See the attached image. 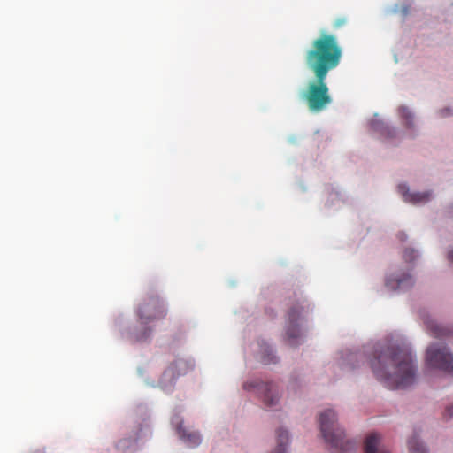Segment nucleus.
<instances>
[{
  "mask_svg": "<svg viewBox=\"0 0 453 453\" xmlns=\"http://www.w3.org/2000/svg\"><path fill=\"white\" fill-rule=\"evenodd\" d=\"M342 54L337 37L325 31L320 32L306 50L305 64L315 77L303 92V98L310 111L319 112L331 104L332 98L326 79L328 73L339 65Z\"/></svg>",
  "mask_w": 453,
  "mask_h": 453,
  "instance_id": "nucleus-1",
  "label": "nucleus"
},
{
  "mask_svg": "<svg viewBox=\"0 0 453 453\" xmlns=\"http://www.w3.org/2000/svg\"><path fill=\"white\" fill-rule=\"evenodd\" d=\"M370 363L376 379L389 389L405 388L416 380L417 365L406 347L379 345Z\"/></svg>",
  "mask_w": 453,
  "mask_h": 453,
  "instance_id": "nucleus-2",
  "label": "nucleus"
},
{
  "mask_svg": "<svg viewBox=\"0 0 453 453\" xmlns=\"http://www.w3.org/2000/svg\"><path fill=\"white\" fill-rule=\"evenodd\" d=\"M337 415L334 411L328 409L319 418L321 434L334 453H343L350 450L354 443L346 438L344 431L337 425Z\"/></svg>",
  "mask_w": 453,
  "mask_h": 453,
  "instance_id": "nucleus-3",
  "label": "nucleus"
},
{
  "mask_svg": "<svg viewBox=\"0 0 453 453\" xmlns=\"http://www.w3.org/2000/svg\"><path fill=\"white\" fill-rule=\"evenodd\" d=\"M166 314L165 304L157 295H150L145 297L137 309V315L143 324L163 319Z\"/></svg>",
  "mask_w": 453,
  "mask_h": 453,
  "instance_id": "nucleus-4",
  "label": "nucleus"
},
{
  "mask_svg": "<svg viewBox=\"0 0 453 453\" xmlns=\"http://www.w3.org/2000/svg\"><path fill=\"white\" fill-rule=\"evenodd\" d=\"M426 362L428 367L453 374V355L445 346L430 345L426 350Z\"/></svg>",
  "mask_w": 453,
  "mask_h": 453,
  "instance_id": "nucleus-5",
  "label": "nucleus"
},
{
  "mask_svg": "<svg viewBox=\"0 0 453 453\" xmlns=\"http://www.w3.org/2000/svg\"><path fill=\"white\" fill-rule=\"evenodd\" d=\"M245 390H256L263 398V402L268 407L274 406L279 399L278 389L274 383L262 382L258 380L246 381L243 384Z\"/></svg>",
  "mask_w": 453,
  "mask_h": 453,
  "instance_id": "nucleus-6",
  "label": "nucleus"
},
{
  "mask_svg": "<svg viewBox=\"0 0 453 453\" xmlns=\"http://www.w3.org/2000/svg\"><path fill=\"white\" fill-rule=\"evenodd\" d=\"M172 425L174 426L179 438L190 448L198 446L201 443V436L198 432L188 431L183 427V420L180 415L172 418Z\"/></svg>",
  "mask_w": 453,
  "mask_h": 453,
  "instance_id": "nucleus-7",
  "label": "nucleus"
},
{
  "mask_svg": "<svg viewBox=\"0 0 453 453\" xmlns=\"http://www.w3.org/2000/svg\"><path fill=\"white\" fill-rule=\"evenodd\" d=\"M303 310V306L296 304L292 306L288 312L286 334L290 344L293 345L295 344V340L300 337L298 320Z\"/></svg>",
  "mask_w": 453,
  "mask_h": 453,
  "instance_id": "nucleus-8",
  "label": "nucleus"
},
{
  "mask_svg": "<svg viewBox=\"0 0 453 453\" xmlns=\"http://www.w3.org/2000/svg\"><path fill=\"white\" fill-rule=\"evenodd\" d=\"M399 190L402 193L404 201L413 204L426 203L431 197L430 192L410 193L406 185H399Z\"/></svg>",
  "mask_w": 453,
  "mask_h": 453,
  "instance_id": "nucleus-9",
  "label": "nucleus"
},
{
  "mask_svg": "<svg viewBox=\"0 0 453 453\" xmlns=\"http://www.w3.org/2000/svg\"><path fill=\"white\" fill-rule=\"evenodd\" d=\"M191 369L192 365L190 362L182 358H178L171 364L168 369L165 372L164 376L171 375V377L174 379L177 376L186 374Z\"/></svg>",
  "mask_w": 453,
  "mask_h": 453,
  "instance_id": "nucleus-10",
  "label": "nucleus"
},
{
  "mask_svg": "<svg viewBox=\"0 0 453 453\" xmlns=\"http://www.w3.org/2000/svg\"><path fill=\"white\" fill-rule=\"evenodd\" d=\"M425 324L427 330L435 338L453 336V328L443 326L432 319H425Z\"/></svg>",
  "mask_w": 453,
  "mask_h": 453,
  "instance_id": "nucleus-11",
  "label": "nucleus"
},
{
  "mask_svg": "<svg viewBox=\"0 0 453 453\" xmlns=\"http://www.w3.org/2000/svg\"><path fill=\"white\" fill-rule=\"evenodd\" d=\"M380 437L376 433L369 434L365 441V453H390L385 449H378Z\"/></svg>",
  "mask_w": 453,
  "mask_h": 453,
  "instance_id": "nucleus-12",
  "label": "nucleus"
},
{
  "mask_svg": "<svg viewBox=\"0 0 453 453\" xmlns=\"http://www.w3.org/2000/svg\"><path fill=\"white\" fill-rule=\"evenodd\" d=\"M412 279L410 275H405L403 278L388 279L386 285L392 288H402L405 286L412 285Z\"/></svg>",
  "mask_w": 453,
  "mask_h": 453,
  "instance_id": "nucleus-13",
  "label": "nucleus"
},
{
  "mask_svg": "<svg viewBox=\"0 0 453 453\" xmlns=\"http://www.w3.org/2000/svg\"><path fill=\"white\" fill-rule=\"evenodd\" d=\"M410 453H427L426 449L416 437H413L408 441Z\"/></svg>",
  "mask_w": 453,
  "mask_h": 453,
  "instance_id": "nucleus-14",
  "label": "nucleus"
},
{
  "mask_svg": "<svg viewBox=\"0 0 453 453\" xmlns=\"http://www.w3.org/2000/svg\"><path fill=\"white\" fill-rule=\"evenodd\" d=\"M399 114L401 115V117L403 119H404L406 120V124L408 126L411 125V121H412L413 118H412L411 112L410 111V110L407 107H405V106L400 107Z\"/></svg>",
  "mask_w": 453,
  "mask_h": 453,
  "instance_id": "nucleus-15",
  "label": "nucleus"
},
{
  "mask_svg": "<svg viewBox=\"0 0 453 453\" xmlns=\"http://www.w3.org/2000/svg\"><path fill=\"white\" fill-rule=\"evenodd\" d=\"M403 257L405 261L411 262L417 257L416 251L414 250H405Z\"/></svg>",
  "mask_w": 453,
  "mask_h": 453,
  "instance_id": "nucleus-16",
  "label": "nucleus"
},
{
  "mask_svg": "<svg viewBox=\"0 0 453 453\" xmlns=\"http://www.w3.org/2000/svg\"><path fill=\"white\" fill-rule=\"evenodd\" d=\"M380 133L386 137L391 138L394 137L395 129L389 127L388 126H383L380 129Z\"/></svg>",
  "mask_w": 453,
  "mask_h": 453,
  "instance_id": "nucleus-17",
  "label": "nucleus"
},
{
  "mask_svg": "<svg viewBox=\"0 0 453 453\" xmlns=\"http://www.w3.org/2000/svg\"><path fill=\"white\" fill-rule=\"evenodd\" d=\"M346 23H347V19H346V18L342 17V18H338V19H336L334 20V25H333V26H334V28H339V27H341L342 26H344Z\"/></svg>",
  "mask_w": 453,
  "mask_h": 453,
  "instance_id": "nucleus-18",
  "label": "nucleus"
},
{
  "mask_svg": "<svg viewBox=\"0 0 453 453\" xmlns=\"http://www.w3.org/2000/svg\"><path fill=\"white\" fill-rule=\"evenodd\" d=\"M445 418H453V404L449 405L446 408L445 413H444Z\"/></svg>",
  "mask_w": 453,
  "mask_h": 453,
  "instance_id": "nucleus-19",
  "label": "nucleus"
},
{
  "mask_svg": "<svg viewBox=\"0 0 453 453\" xmlns=\"http://www.w3.org/2000/svg\"><path fill=\"white\" fill-rule=\"evenodd\" d=\"M448 259L453 264V250L448 253Z\"/></svg>",
  "mask_w": 453,
  "mask_h": 453,
  "instance_id": "nucleus-20",
  "label": "nucleus"
},
{
  "mask_svg": "<svg viewBox=\"0 0 453 453\" xmlns=\"http://www.w3.org/2000/svg\"><path fill=\"white\" fill-rule=\"evenodd\" d=\"M271 361H273V358H268L267 360H265V359L264 360L265 363H269Z\"/></svg>",
  "mask_w": 453,
  "mask_h": 453,
  "instance_id": "nucleus-21",
  "label": "nucleus"
},
{
  "mask_svg": "<svg viewBox=\"0 0 453 453\" xmlns=\"http://www.w3.org/2000/svg\"><path fill=\"white\" fill-rule=\"evenodd\" d=\"M118 447H119V448H121V447H122V446H121V441H119V442Z\"/></svg>",
  "mask_w": 453,
  "mask_h": 453,
  "instance_id": "nucleus-22",
  "label": "nucleus"
}]
</instances>
